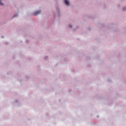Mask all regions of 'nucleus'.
<instances>
[{
  "instance_id": "nucleus-1",
  "label": "nucleus",
  "mask_w": 126,
  "mask_h": 126,
  "mask_svg": "<svg viewBox=\"0 0 126 126\" xmlns=\"http://www.w3.org/2000/svg\"><path fill=\"white\" fill-rule=\"evenodd\" d=\"M40 13H41V11H36L34 12L33 15H38V14H40Z\"/></svg>"
},
{
  "instance_id": "nucleus-2",
  "label": "nucleus",
  "mask_w": 126,
  "mask_h": 126,
  "mask_svg": "<svg viewBox=\"0 0 126 126\" xmlns=\"http://www.w3.org/2000/svg\"><path fill=\"white\" fill-rule=\"evenodd\" d=\"M64 3L66 5H69V2L67 0H64Z\"/></svg>"
},
{
  "instance_id": "nucleus-3",
  "label": "nucleus",
  "mask_w": 126,
  "mask_h": 126,
  "mask_svg": "<svg viewBox=\"0 0 126 126\" xmlns=\"http://www.w3.org/2000/svg\"><path fill=\"white\" fill-rule=\"evenodd\" d=\"M0 5H3V3H2L0 1Z\"/></svg>"
},
{
  "instance_id": "nucleus-4",
  "label": "nucleus",
  "mask_w": 126,
  "mask_h": 126,
  "mask_svg": "<svg viewBox=\"0 0 126 126\" xmlns=\"http://www.w3.org/2000/svg\"><path fill=\"white\" fill-rule=\"evenodd\" d=\"M69 27H70V28H71V25H69Z\"/></svg>"
},
{
  "instance_id": "nucleus-5",
  "label": "nucleus",
  "mask_w": 126,
  "mask_h": 126,
  "mask_svg": "<svg viewBox=\"0 0 126 126\" xmlns=\"http://www.w3.org/2000/svg\"><path fill=\"white\" fill-rule=\"evenodd\" d=\"M123 10H125V8H123Z\"/></svg>"
}]
</instances>
